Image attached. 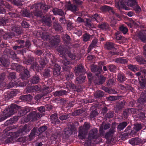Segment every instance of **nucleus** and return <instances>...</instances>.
<instances>
[{
  "label": "nucleus",
  "mask_w": 146,
  "mask_h": 146,
  "mask_svg": "<svg viewBox=\"0 0 146 146\" xmlns=\"http://www.w3.org/2000/svg\"><path fill=\"white\" fill-rule=\"evenodd\" d=\"M66 80H70L73 79L74 75L72 72H68L65 75Z\"/></svg>",
  "instance_id": "obj_60"
},
{
  "label": "nucleus",
  "mask_w": 146,
  "mask_h": 146,
  "mask_svg": "<svg viewBox=\"0 0 146 146\" xmlns=\"http://www.w3.org/2000/svg\"><path fill=\"white\" fill-rule=\"evenodd\" d=\"M144 141V139L142 140L138 137L132 138L129 141V143L133 145H138L140 144H143L145 143Z\"/></svg>",
  "instance_id": "obj_14"
},
{
  "label": "nucleus",
  "mask_w": 146,
  "mask_h": 146,
  "mask_svg": "<svg viewBox=\"0 0 146 146\" xmlns=\"http://www.w3.org/2000/svg\"><path fill=\"white\" fill-rule=\"evenodd\" d=\"M63 39L64 43L68 45L70 43L71 38L68 35L65 34Z\"/></svg>",
  "instance_id": "obj_54"
},
{
  "label": "nucleus",
  "mask_w": 146,
  "mask_h": 146,
  "mask_svg": "<svg viewBox=\"0 0 146 146\" xmlns=\"http://www.w3.org/2000/svg\"><path fill=\"white\" fill-rule=\"evenodd\" d=\"M117 47V45L111 42L107 41L104 45L105 48L107 50H116Z\"/></svg>",
  "instance_id": "obj_17"
},
{
  "label": "nucleus",
  "mask_w": 146,
  "mask_h": 146,
  "mask_svg": "<svg viewBox=\"0 0 146 146\" xmlns=\"http://www.w3.org/2000/svg\"><path fill=\"white\" fill-rule=\"evenodd\" d=\"M17 72H20L21 73V77L22 79H26L29 77L30 73L27 68H26L25 67L19 64V66L16 70Z\"/></svg>",
  "instance_id": "obj_9"
},
{
  "label": "nucleus",
  "mask_w": 146,
  "mask_h": 146,
  "mask_svg": "<svg viewBox=\"0 0 146 146\" xmlns=\"http://www.w3.org/2000/svg\"><path fill=\"white\" fill-rule=\"evenodd\" d=\"M90 127V124L87 122H85L83 125L79 127L78 135L79 139L83 140L86 139Z\"/></svg>",
  "instance_id": "obj_5"
},
{
  "label": "nucleus",
  "mask_w": 146,
  "mask_h": 146,
  "mask_svg": "<svg viewBox=\"0 0 146 146\" xmlns=\"http://www.w3.org/2000/svg\"><path fill=\"white\" fill-rule=\"evenodd\" d=\"M100 9L102 12H106L111 11L112 13L114 12L113 7L107 5H104L101 7L100 8Z\"/></svg>",
  "instance_id": "obj_35"
},
{
  "label": "nucleus",
  "mask_w": 146,
  "mask_h": 146,
  "mask_svg": "<svg viewBox=\"0 0 146 146\" xmlns=\"http://www.w3.org/2000/svg\"><path fill=\"white\" fill-rule=\"evenodd\" d=\"M98 80V85H101L103 84L106 80V78L104 77L103 76H102L101 74L99 76Z\"/></svg>",
  "instance_id": "obj_59"
},
{
  "label": "nucleus",
  "mask_w": 146,
  "mask_h": 146,
  "mask_svg": "<svg viewBox=\"0 0 146 146\" xmlns=\"http://www.w3.org/2000/svg\"><path fill=\"white\" fill-rule=\"evenodd\" d=\"M57 50L58 52L64 57L68 56L72 60H74L76 59V55L70 52V49L67 48L63 46H60L58 48Z\"/></svg>",
  "instance_id": "obj_6"
},
{
  "label": "nucleus",
  "mask_w": 146,
  "mask_h": 146,
  "mask_svg": "<svg viewBox=\"0 0 146 146\" xmlns=\"http://www.w3.org/2000/svg\"><path fill=\"white\" fill-rule=\"evenodd\" d=\"M100 127L99 132L101 137H102L106 139L109 140L113 137L115 133L116 132V125L114 123H112L111 126L108 130L105 133V131L103 128Z\"/></svg>",
  "instance_id": "obj_4"
},
{
  "label": "nucleus",
  "mask_w": 146,
  "mask_h": 146,
  "mask_svg": "<svg viewBox=\"0 0 146 146\" xmlns=\"http://www.w3.org/2000/svg\"><path fill=\"white\" fill-rule=\"evenodd\" d=\"M6 74L5 73H3L0 74V87H4L7 86L6 83L4 82V80L5 78Z\"/></svg>",
  "instance_id": "obj_42"
},
{
  "label": "nucleus",
  "mask_w": 146,
  "mask_h": 146,
  "mask_svg": "<svg viewBox=\"0 0 146 146\" xmlns=\"http://www.w3.org/2000/svg\"><path fill=\"white\" fill-rule=\"evenodd\" d=\"M47 127L46 126H42L39 128L37 129L36 127H34L31 131L29 136L30 140L34 139L36 137L39 136L40 134L44 131L47 129Z\"/></svg>",
  "instance_id": "obj_7"
},
{
  "label": "nucleus",
  "mask_w": 146,
  "mask_h": 146,
  "mask_svg": "<svg viewBox=\"0 0 146 146\" xmlns=\"http://www.w3.org/2000/svg\"><path fill=\"white\" fill-rule=\"evenodd\" d=\"M83 66L82 65L80 64L75 67V71L76 73L82 72L83 71Z\"/></svg>",
  "instance_id": "obj_62"
},
{
  "label": "nucleus",
  "mask_w": 146,
  "mask_h": 146,
  "mask_svg": "<svg viewBox=\"0 0 146 146\" xmlns=\"http://www.w3.org/2000/svg\"><path fill=\"white\" fill-rule=\"evenodd\" d=\"M40 80L39 76L37 74H35L31 78L30 82L31 83L36 84L39 83Z\"/></svg>",
  "instance_id": "obj_34"
},
{
  "label": "nucleus",
  "mask_w": 146,
  "mask_h": 146,
  "mask_svg": "<svg viewBox=\"0 0 146 146\" xmlns=\"http://www.w3.org/2000/svg\"><path fill=\"white\" fill-rule=\"evenodd\" d=\"M114 38L117 41H119L121 42L123 41L124 37L121 36L120 34L117 33H115Z\"/></svg>",
  "instance_id": "obj_63"
},
{
  "label": "nucleus",
  "mask_w": 146,
  "mask_h": 146,
  "mask_svg": "<svg viewBox=\"0 0 146 146\" xmlns=\"http://www.w3.org/2000/svg\"><path fill=\"white\" fill-rule=\"evenodd\" d=\"M15 42L20 44L19 46H21V48L25 47L26 48L29 49L31 45V42L29 40H27L25 42L24 40L18 39L16 40Z\"/></svg>",
  "instance_id": "obj_12"
},
{
  "label": "nucleus",
  "mask_w": 146,
  "mask_h": 146,
  "mask_svg": "<svg viewBox=\"0 0 146 146\" xmlns=\"http://www.w3.org/2000/svg\"><path fill=\"white\" fill-rule=\"evenodd\" d=\"M136 116L137 118L140 119H143L145 117V113L142 112L137 113Z\"/></svg>",
  "instance_id": "obj_64"
},
{
  "label": "nucleus",
  "mask_w": 146,
  "mask_h": 146,
  "mask_svg": "<svg viewBox=\"0 0 146 146\" xmlns=\"http://www.w3.org/2000/svg\"><path fill=\"white\" fill-rule=\"evenodd\" d=\"M34 6H35L34 5ZM21 14L23 17H33L34 16L41 17L43 15L42 11L39 9L36 8V6H35V8L33 9V11H31V12L25 9L22 11Z\"/></svg>",
  "instance_id": "obj_3"
},
{
  "label": "nucleus",
  "mask_w": 146,
  "mask_h": 146,
  "mask_svg": "<svg viewBox=\"0 0 146 146\" xmlns=\"http://www.w3.org/2000/svg\"><path fill=\"white\" fill-rule=\"evenodd\" d=\"M54 67L52 69L53 75L55 77L58 76L60 74V66L58 64L54 65Z\"/></svg>",
  "instance_id": "obj_27"
},
{
  "label": "nucleus",
  "mask_w": 146,
  "mask_h": 146,
  "mask_svg": "<svg viewBox=\"0 0 146 146\" xmlns=\"http://www.w3.org/2000/svg\"><path fill=\"white\" fill-rule=\"evenodd\" d=\"M125 101L123 100L122 101H119L117 104L116 108L119 110L121 109L125 105Z\"/></svg>",
  "instance_id": "obj_49"
},
{
  "label": "nucleus",
  "mask_w": 146,
  "mask_h": 146,
  "mask_svg": "<svg viewBox=\"0 0 146 146\" xmlns=\"http://www.w3.org/2000/svg\"><path fill=\"white\" fill-rule=\"evenodd\" d=\"M117 80L120 82H122L126 80V78L123 73H119L117 75Z\"/></svg>",
  "instance_id": "obj_55"
},
{
  "label": "nucleus",
  "mask_w": 146,
  "mask_h": 146,
  "mask_svg": "<svg viewBox=\"0 0 146 146\" xmlns=\"http://www.w3.org/2000/svg\"><path fill=\"white\" fill-rule=\"evenodd\" d=\"M50 118L51 123L54 124H59L60 121L59 120L58 117L56 113H54L52 114L50 116Z\"/></svg>",
  "instance_id": "obj_24"
},
{
  "label": "nucleus",
  "mask_w": 146,
  "mask_h": 146,
  "mask_svg": "<svg viewBox=\"0 0 146 146\" xmlns=\"http://www.w3.org/2000/svg\"><path fill=\"white\" fill-rule=\"evenodd\" d=\"M40 88L37 85L29 87L27 89V93L36 92L40 90Z\"/></svg>",
  "instance_id": "obj_29"
},
{
  "label": "nucleus",
  "mask_w": 146,
  "mask_h": 146,
  "mask_svg": "<svg viewBox=\"0 0 146 146\" xmlns=\"http://www.w3.org/2000/svg\"><path fill=\"white\" fill-rule=\"evenodd\" d=\"M52 71V69L50 68H46L42 72L43 76L45 78H48L50 76Z\"/></svg>",
  "instance_id": "obj_22"
},
{
  "label": "nucleus",
  "mask_w": 146,
  "mask_h": 146,
  "mask_svg": "<svg viewBox=\"0 0 146 146\" xmlns=\"http://www.w3.org/2000/svg\"><path fill=\"white\" fill-rule=\"evenodd\" d=\"M24 59L23 60V62L26 64H31L34 62V58L33 56H29L27 58L23 56Z\"/></svg>",
  "instance_id": "obj_23"
},
{
  "label": "nucleus",
  "mask_w": 146,
  "mask_h": 146,
  "mask_svg": "<svg viewBox=\"0 0 146 146\" xmlns=\"http://www.w3.org/2000/svg\"><path fill=\"white\" fill-rule=\"evenodd\" d=\"M98 41V39L96 38H95L92 40L91 44L88 47L87 50L88 53L90 52L93 48H96L97 46Z\"/></svg>",
  "instance_id": "obj_21"
},
{
  "label": "nucleus",
  "mask_w": 146,
  "mask_h": 146,
  "mask_svg": "<svg viewBox=\"0 0 146 146\" xmlns=\"http://www.w3.org/2000/svg\"><path fill=\"white\" fill-rule=\"evenodd\" d=\"M115 61L117 63L124 64L127 63L128 62L127 60L123 58H120L116 59Z\"/></svg>",
  "instance_id": "obj_57"
},
{
  "label": "nucleus",
  "mask_w": 146,
  "mask_h": 146,
  "mask_svg": "<svg viewBox=\"0 0 146 146\" xmlns=\"http://www.w3.org/2000/svg\"><path fill=\"white\" fill-rule=\"evenodd\" d=\"M85 79V77L83 75L80 76L76 78L75 82L76 83L80 84L82 83L84 81Z\"/></svg>",
  "instance_id": "obj_50"
},
{
  "label": "nucleus",
  "mask_w": 146,
  "mask_h": 146,
  "mask_svg": "<svg viewBox=\"0 0 146 146\" xmlns=\"http://www.w3.org/2000/svg\"><path fill=\"white\" fill-rule=\"evenodd\" d=\"M40 115L39 113H36L35 111L31 112L28 116V117L30 119H32L34 120H36L40 117Z\"/></svg>",
  "instance_id": "obj_26"
},
{
  "label": "nucleus",
  "mask_w": 146,
  "mask_h": 146,
  "mask_svg": "<svg viewBox=\"0 0 146 146\" xmlns=\"http://www.w3.org/2000/svg\"><path fill=\"white\" fill-rule=\"evenodd\" d=\"M145 102H146V89L141 93L140 98L137 100L138 107H144Z\"/></svg>",
  "instance_id": "obj_10"
},
{
  "label": "nucleus",
  "mask_w": 146,
  "mask_h": 146,
  "mask_svg": "<svg viewBox=\"0 0 146 146\" xmlns=\"http://www.w3.org/2000/svg\"><path fill=\"white\" fill-rule=\"evenodd\" d=\"M87 141L91 143L93 140L96 139L98 137V129L94 128L91 129L88 132Z\"/></svg>",
  "instance_id": "obj_8"
},
{
  "label": "nucleus",
  "mask_w": 146,
  "mask_h": 146,
  "mask_svg": "<svg viewBox=\"0 0 146 146\" xmlns=\"http://www.w3.org/2000/svg\"><path fill=\"white\" fill-rule=\"evenodd\" d=\"M71 114L70 113H64L60 114L59 115V119L61 121L67 119L70 117Z\"/></svg>",
  "instance_id": "obj_38"
},
{
  "label": "nucleus",
  "mask_w": 146,
  "mask_h": 146,
  "mask_svg": "<svg viewBox=\"0 0 146 146\" xmlns=\"http://www.w3.org/2000/svg\"><path fill=\"white\" fill-rule=\"evenodd\" d=\"M20 107L17 104H12L8 106V108H6L3 111L4 115L0 116V122L6 119L12 115L16 113Z\"/></svg>",
  "instance_id": "obj_1"
},
{
  "label": "nucleus",
  "mask_w": 146,
  "mask_h": 146,
  "mask_svg": "<svg viewBox=\"0 0 146 146\" xmlns=\"http://www.w3.org/2000/svg\"><path fill=\"white\" fill-rule=\"evenodd\" d=\"M115 2L116 7L120 10L121 9H128V8L126 7V5L133 7L138 3L137 0H125L124 2L123 0H119V1L118 0H115Z\"/></svg>",
  "instance_id": "obj_2"
},
{
  "label": "nucleus",
  "mask_w": 146,
  "mask_h": 146,
  "mask_svg": "<svg viewBox=\"0 0 146 146\" xmlns=\"http://www.w3.org/2000/svg\"><path fill=\"white\" fill-rule=\"evenodd\" d=\"M138 38L142 42H146V33H144L141 32L138 34Z\"/></svg>",
  "instance_id": "obj_48"
},
{
  "label": "nucleus",
  "mask_w": 146,
  "mask_h": 146,
  "mask_svg": "<svg viewBox=\"0 0 146 146\" xmlns=\"http://www.w3.org/2000/svg\"><path fill=\"white\" fill-rule=\"evenodd\" d=\"M67 9L72 11L74 14L76 13V11L79 10L78 7L74 3L68 5L67 7Z\"/></svg>",
  "instance_id": "obj_28"
},
{
  "label": "nucleus",
  "mask_w": 146,
  "mask_h": 146,
  "mask_svg": "<svg viewBox=\"0 0 146 146\" xmlns=\"http://www.w3.org/2000/svg\"><path fill=\"white\" fill-rule=\"evenodd\" d=\"M83 41L84 42H88L90 41L92 38V36L89 34L85 33L82 36Z\"/></svg>",
  "instance_id": "obj_45"
},
{
  "label": "nucleus",
  "mask_w": 146,
  "mask_h": 146,
  "mask_svg": "<svg viewBox=\"0 0 146 146\" xmlns=\"http://www.w3.org/2000/svg\"><path fill=\"white\" fill-rule=\"evenodd\" d=\"M53 95L55 96H60L66 95L67 93V92L65 90H61L53 92Z\"/></svg>",
  "instance_id": "obj_41"
},
{
  "label": "nucleus",
  "mask_w": 146,
  "mask_h": 146,
  "mask_svg": "<svg viewBox=\"0 0 146 146\" xmlns=\"http://www.w3.org/2000/svg\"><path fill=\"white\" fill-rule=\"evenodd\" d=\"M33 96L31 95L28 94L23 96L21 98V100L25 101H30L33 99Z\"/></svg>",
  "instance_id": "obj_52"
},
{
  "label": "nucleus",
  "mask_w": 146,
  "mask_h": 146,
  "mask_svg": "<svg viewBox=\"0 0 146 146\" xmlns=\"http://www.w3.org/2000/svg\"><path fill=\"white\" fill-rule=\"evenodd\" d=\"M128 124L127 122L126 121H123L119 123L117 127V131H120L123 130Z\"/></svg>",
  "instance_id": "obj_37"
},
{
  "label": "nucleus",
  "mask_w": 146,
  "mask_h": 146,
  "mask_svg": "<svg viewBox=\"0 0 146 146\" xmlns=\"http://www.w3.org/2000/svg\"><path fill=\"white\" fill-rule=\"evenodd\" d=\"M52 11L55 15H58L61 16H65L66 13L61 9L55 8L53 9Z\"/></svg>",
  "instance_id": "obj_30"
},
{
  "label": "nucleus",
  "mask_w": 146,
  "mask_h": 146,
  "mask_svg": "<svg viewBox=\"0 0 146 146\" xmlns=\"http://www.w3.org/2000/svg\"><path fill=\"white\" fill-rule=\"evenodd\" d=\"M93 22L90 18L86 19L85 25L89 29H91L94 28V26L92 23Z\"/></svg>",
  "instance_id": "obj_32"
},
{
  "label": "nucleus",
  "mask_w": 146,
  "mask_h": 146,
  "mask_svg": "<svg viewBox=\"0 0 146 146\" xmlns=\"http://www.w3.org/2000/svg\"><path fill=\"white\" fill-rule=\"evenodd\" d=\"M138 110L134 108H127L123 111L122 115L124 119H127L131 114H135Z\"/></svg>",
  "instance_id": "obj_11"
},
{
  "label": "nucleus",
  "mask_w": 146,
  "mask_h": 146,
  "mask_svg": "<svg viewBox=\"0 0 146 146\" xmlns=\"http://www.w3.org/2000/svg\"><path fill=\"white\" fill-rule=\"evenodd\" d=\"M62 62L64 64V66L63 67L64 71H67L68 72H69L70 67V66H68L67 65L70 64L71 62L67 59L63 60L62 61Z\"/></svg>",
  "instance_id": "obj_31"
},
{
  "label": "nucleus",
  "mask_w": 146,
  "mask_h": 146,
  "mask_svg": "<svg viewBox=\"0 0 146 146\" xmlns=\"http://www.w3.org/2000/svg\"><path fill=\"white\" fill-rule=\"evenodd\" d=\"M39 62L41 66L43 68L46 64L47 58L45 56L44 57L41 58L39 60Z\"/></svg>",
  "instance_id": "obj_53"
},
{
  "label": "nucleus",
  "mask_w": 146,
  "mask_h": 146,
  "mask_svg": "<svg viewBox=\"0 0 146 146\" xmlns=\"http://www.w3.org/2000/svg\"><path fill=\"white\" fill-rule=\"evenodd\" d=\"M140 84V88L144 89L146 87V78L145 76H140L138 77Z\"/></svg>",
  "instance_id": "obj_18"
},
{
  "label": "nucleus",
  "mask_w": 146,
  "mask_h": 146,
  "mask_svg": "<svg viewBox=\"0 0 146 146\" xmlns=\"http://www.w3.org/2000/svg\"><path fill=\"white\" fill-rule=\"evenodd\" d=\"M12 48L15 51V52L17 54H20L23 56L25 54L27 50L25 48H24L21 50H20L19 49L21 48L19 46H13Z\"/></svg>",
  "instance_id": "obj_19"
},
{
  "label": "nucleus",
  "mask_w": 146,
  "mask_h": 146,
  "mask_svg": "<svg viewBox=\"0 0 146 146\" xmlns=\"http://www.w3.org/2000/svg\"><path fill=\"white\" fill-rule=\"evenodd\" d=\"M53 37L50 41V44L52 46H56L59 44L60 40V36L57 35L55 36H53Z\"/></svg>",
  "instance_id": "obj_16"
},
{
  "label": "nucleus",
  "mask_w": 146,
  "mask_h": 146,
  "mask_svg": "<svg viewBox=\"0 0 146 146\" xmlns=\"http://www.w3.org/2000/svg\"><path fill=\"white\" fill-rule=\"evenodd\" d=\"M90 18L92 19L93 22L95 21L97 23L100 21L102 19L101 15L97 13H96L91 15Z\"/></svg>",
  "instance_id": "obj_25"
},
{
  "label": "nucleus",
  "mask_w": 146,
  "mask_h": 146,
  "mask_svg": "<svg viewBox=\"0 0 146 146\" xmlns=\"http://www.w3.org/2000/svg\"><path fill=\"white\" fill-rule=\"evenodd\" d=\"M104 92L101 90H98L95 91L94 96L96 98H100L104 96Z\"/></svg>",
  "instance_id": "obj_40"
},
{
  "label": "nucleus",
  "mask_w": 146,
  "mask_h": 146,
  "mask_svg": "<svg viewBox=\"0 0 146 146\" xmlns=\"http://www.w3.org/2000/svg\"><path fill=\"white\" fill-rule=\"evenodd\" d=\"M30 68L33 69L35 71L39 72V70H41V68L40 67L36 62H34L31 64L30 67Z\"/></svg>",
  "instance_id": "obj_43"
},
{
  "label": "nucleus",
  "mask_w": 146,
  "mask_h": 146,
  "mask_svg": "<svg viewBox=\"0 0 146 146\" xmlns=\"http://www.w3.org/2000/svg\"><path fill=\"white\" fill-rule=\"evenodd\" d=\"M135 59L140 64L146 63V61L142 56L138 55L136 56L135 57Z\"/></svg>",
  "instance_id": "obj_47"
},
{
  "label": "nucleus",
  "mask_w": 146,
  "mask_h": 146,
  "mask_svg": "<svg viewBox=\"0 0 146 146\" xmlns=\"http://www.w3.org/2000/svg\"><path fill=\"white\" fill-rule=\"evenodd\" d=\"M14 36V34L13 33H7L3 35V38L4 39H10L12 38Z\"/></svg>",
  "instance_id": "obj_56"
},
{
  "label": "nucleus",
  "mask_w": 146,
  "mask_h": 146,
  "mask_svg": "<svg viewBox=\"0 0 146 146\" xmlns=\"http://www.w3.org/2000/svg\"><path fill=\"white\" fill-rule=\"evenodd\" d=\"M128 68L132 71L135 72L140 70L139 66L138 65L130 64L127 66Z\"/></svg>",
  "instance_id": "obj_44"
},
{
  "label": "nucleus",
  "mask_w": 146,
  "mask_h": 146,
  "mask_svg": "<svg viewBox=\"0 0 146 146\" xmlns=\"http://www.w3.org/2000/svg\"><path fill=\"white\" fill-rule=\"evenodd\" d=\"M31 129L29 125L25 124L24 125L22 128L20 129L17 132V134L18 135H24L29 132Z\"/></svg>",
  "instance_id": "obj_13"
},
{
  "label": "nucleus",
  "mask_w": 146,
  "mask_h": 146,
  "mask_svg": "<svg viewBox=\"0 0 146 146\" xmlns=\"http://www.w3.org/2000/svg\"><path fill=\"white\" fill-rule=\"evenodd\" d=\"M107 66L110 72H115L117 69V67L115 66L113 64H111L108 65Z\"/></svg>",
  "instance_id": "obj_58"
},
{
  "label": "nucleus",
  "mask_w": 146,
  "mask_h": 146,
  "mask_svg": "<svg viewBox=\"0 0 146 146\" xmlns=\"http://www.w3.org/2000/svg\"><path fill=\"white\" fill-rule=\"evenodd\" d=\"M119 30L121 33L125 35L128 32V30L126 26L122 25L119 27Z\"/></svg>",
  "instance_id": "obj_51"
},
{
  "label": "nucleus",
  "mask_w": 146,
  "mask_h": 146,
  "mask_svg": "<svg viewBox=\"0 0 146 146\" xmlns=\"http://www.w3.org/2000/svg\"><path fill=\"white\" fill-rule=\"evenodd\" d=\"M17 94V90L15 89L13 90L10 92H8L7 94L5 95L6 97L9 99L15 96Z\"/></svg>",
  "instance_id": "obj_39"
},
{
  "label": "nucleus",
  "mask_w": 146,
  "mask_h": 146,
  "mask_svg": "<svg viewBox=\"0 0 146 146\" xmlns=\"http://www.w3.org/2000/svg\"><path fill=\"white\" fill-rule=\"evenodd\" d=\"M38 33H40V35L43 40H47L48 39H49V35L46 32L40 31H39Z\"/></svg>",
  "instance_id": "obj_46"
},
{
  "label": "nucleus",
  "mask_w": 146,
  "mask_h": 146,
  "mask_svg": "<svg viewBox=\"0 0 146 146\" xmlns=\"http://www.w3.org/2000/svg\"><path fill=\"white\" fill-rule=\"evenodd\" d=\"M52 17L51 15L46 16V17L44 16V18L42 19V22L48 26H50L52 25Z\"/></svg>",
  "instance_id": "obj_20"
},
{
  "label": "nucleus",
  "mask_w": 146,
  "mask_h": 146,
  "mask_svg": "<svg viewBox=\"0 0 146 146\" xmlns=\"http://www.w3.org/2000/svg\"><path fill=\"white\" fill-rule=\"evenodd\" d=\"M0 5L1 6H3L7 9H10L11 7L9 4L6 2L4 1L3 0H0Z\"/></svg>",
  "instance_id": "obj_61"
},
{
  "label": "nucleus",
  "mask_w": 146,
  "mask_h": 146,
  "mask_svg": "<svg viewBox=\"0 0 146 146\" xmlns=\"http://www.w3.org/2000/svg\"><path fill=\"white\" fill-rule=\"evenodd\" d=\"M98 26L99 28L106 31H108L110 30L109 25L106 22H103L99 24Z\"/></svg>",
  "instance_id": "obj_36"
},
{
  "label": "nucleus",
  "mask_w": 146,
  "mask_h": 146,
  "mask_svg": "<svg viewBox=\"0 0 146 146\" xmlns=\"http://www.w3.org/2000/svg\"><path fill=\"white\" fill-rule=\"evenodd\" d=\"M9 63L8 60L5 59L4 57H1L0 58V66L7 67H8Z\"/></svg>",
  "instance_id": "obj_33"
},
{
  "label": "nucleus",
  "mask_w": 146,
  "mask_h": 146,
  "mask_svg": "<svg viewBox=\"0 0 146 146\" xmlns=\"http://www.w3.org/2000/svg\"><path fill=\"white\" fill-rule=\"evenodd\" d=\"M91 71L95 73L97 76H99L102 72V67L96 65H93L91 68Z\"/></svg>",
  "instance_id": "obj_15"
}]
</instances>
